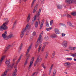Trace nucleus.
<instances>
[{
    "label": "nucleus",
    "instance_id": "nucleus-16",
    "mask_svg": "<svg viewBox=\"0 0 76 76\" xmlns=\"http://www.w3.org/2000/svg\"><path fill=\"white\" fill-rule=\"evenodd\" d=\"M67 23L68 25L69 26H72L73 27V26L72 25V23H71V22L70 21H69L67 22Z\"/></svg>",
    "mask_w": 76,
    "mask_h": 76
},
{
    "label": "nucleus",
    "instance_id": "nucleus-31",
    "mask_svg": "<svg viewBox=\"0 0 76 76\" xmlns=\"http://www.w3.org/2000/svg\"><path fill=\"white\" fill-rule=\"evenodd\" d=\"M45 40H46V41L48 40V37L47 36H46L45 37Z\"/></svg>",
    "mask_w": 76,
    "mask_h": 76
},
{
    "label": "nucleus",
    "instance_id": "nucleus-35",
    "mask_svg": "<svg viewBox=\"0 0 76 76\" xmlns=\"http://www.w3.org/2000/svg\"><path fill=\"white\" fill-rule=\"evenodd\" d=\"M49 53H48V52H46V56L45 57H48V54Z\"/></svg>",
    "mask_w": 76,
    "mask_h": 76
},
{
    "label": "nucleus",
    "instance_id": "nucleus-24",
    "mask_svg": "<svg viewBox=\"0 0 76 76\" xmlns=\"http://www.w3.org/2000/svg\"><path fill=\"white\" fill-rule=\"evenodd\" d=\"M56 69L54 70L53 76H56Z\"/></svg>",
    "mask_w": 76,
    "mask_h": 76
},
{
    "label": "nucleus",
    "instance_id": "nucleus-63",
    "mask_svg": "<svg viewBox=\"0 0 76 76\" xmlns=\"http://www.w3.org/2000/svg\"><path fill=\"white\" fill-rule=\"evenodd\" d=\"M13 46H14V45H12L11 46V47H13Z\"/></svg>",
    "mask_w": 76,
    "mask_h": 76
},
{
    "label": "nucleus",
    "instance_id": "nucleus-3",
    "mask_svg": "<svg viewBox=\"0 0 76 76\" xmlns=\"http://www.w3.org/2000/svg\"><path fill=\"white\" fill-rule=\"evenodd\" d=\"M29 27V25L27 24L26 25V26L25 28H23L22 31H21V33L20 37L21 38H23V37L24 35V33L27 30L28 28V27Z\"/></svg>",
    "mask_w": 76,
    "mask_h": 76
},
{
    "label": "nucleus",
    "instance_id": "nucleus-41",
    "mask_svg": "<svg viewBox=\"0 0 76 76\" xmlns=\"http://www.w3.org/2000/svg\"><path fill=\"white\" fill-rule=\"evenodd\" d=\"M27 63H28V62H26V61L25 62L24 64V67H25L26 66V64H27Z\"/></svg>",
    "mask_w": 76,
    "mask_h": 76
},
{
    "label": "nucleus",
    "instance_id": "nucleus-54",
    "mask_svg": "<svg viewBox=\"0 0 76 76\" xmlns=\"http://www.w3.org/2000/svg\"><path fill=\"white\" fill-rule=\"evenodd\" d=\"M16 22L17 20H15V21L14 23V25H15L16 23Z\"/></svg>",
    "mask_w": 76,
    "mask_h": 76
},
{
    "label": "nucleus",
    "instance_id": "nucleus-53",
    "mask_svg": "<svg viewBox=\"0 0 76 76\" xmlns=\"http://www.w3.org/2000/svg\"><path fill=\"white\" fill-rule=\"evenodd\" d=\"M7 56L6 55H3L2 57H6Z\"/></svg>",
    "mask_w": 76,
    "mask_h": 76
},
{
    "label": "nucleus",
    "instance_id": "nucleus-9",
    "mask_svg": "<svg viewBox=\"0 0 76 76\" xmlns=\"http://www.w3.org/2000/svg\"><path fill=\"white\" fill-rule=\"evenodd\" d=\"M73 0H66L65 1V3L67 4H72V3H73Z\"/></svg>",
    "mask_w": 76,
    "mask_h": 76
},
{
    "label": "nucleus",
    "instance_id": "nucleus-43",
    "mask_svg": "<svg viewBox=\"0 0 76 76\" xmlns=\"http://www.w3.org/2000/svg\"><path fill=\"white\" fill-rule=\"evenodd\" d=\"M35 2H32V4H31V7H33V6H34V3Z\"/></svg>",
    "mask_w": 76,
    "mask_h": 76
},
{
    "label": "nucleus",
    "instance_id": "nucleus-58",
    "mask_svg": "<svg viewBox=\"0 0 76 76\" xmlns=\"http://www.w3.org/2000/svg\"><path fill=\"white\" fill-rule=\"evenodd\" d=\"M4 34H5L6 35H7V31H5L4 32Z\"/></svg>",
    "mask_w": 76,
    "mask_h": 76
},
{
    "label": "nucleus",
    "instance_id": "nucleus-40",
    "mask_svg": "<svg viewBox=\"0 0 76 76\" xmlns=\"http://www.w3.org/2000/svg\"><path fill=\"white\" fill-rule=\"evenodd\" d=\"M54 23V21L53 20H52L50 22V25H51L52 24H53V23Z\"/></svg>",
    "mask_w": 76,
    "mask_h": 76
},
{
    "label": "nucleus",
    "instance_id": "nucleus-26",
    "mask_svg": "<svg viewBox=\"0 0 76 76\" xmlns=\"http://www.w3.org/2000/svg\"><path fill=\"white\" fill-rule=\"evenodd\" d=\"M38 5L37 4L36 6L34 9L35 10H37V9H38Z\"/></svg>",
    "mask_w": 76,
    "mask_h": 76
},
{
    "label": "nucleus",
    "instance_id": "nucleus-39",
    "mask_svg": "<svg viewBox=\"0 0 76 76\" xmlns=\"http://www.w3.org/2000/svg\"><path fill=\"white\" fill-rule=\"evenodd\" d=\"M22 46H23L22 44H21L20 47V50H22Z\"/></svg>",
    "mask_w": 76,
    "mask_h": 76
},
{
    "label": "nucleus",
    "instance_id": "nucleus-59",
    "mask_svg": "<svg viewBox=\"0 0 76 76\" xmlns=\"http://www.w3.org/2000/svg\"><path fill=\"white\" fill-rule=\"evenodd\" d=\"M23 57V55L21 54L20 56V57Z\"/></svg>",
    "mask_w": 76,
    "mask_h": 76
},
{
    "label": "nucleus",
    "instance_id": "nucleus-7",
    "mask_svg": "<svg viewBox=\"0 0 76 76\" xmlns=\"http://www.w3.org/2000/svg\"><path fill=\"white\" fill-rule=\"evenodd\" d=\"M62 45L64 47H66L67 46V42L64 41L62 42Z\"/></svg>",
    "mask_w": 76,
    "mask_h": 76
},
{
    "label": "nucleus",
    "instance_id": "nucleus-8",
    "mask_svg": "<svg viewBox=\"0 0 76 76\" xmlns=\"http://www.w3.org/2000/svg\"><path fill=\"white\" fill-rule=\"evenodd\" d=\"M40 35L39 36V38H38V40H37V42L38 43L39 42L40 43L41 42V37H42V33H41Z\"/></svg>",
    "mask_w": 76,
    "mask_h": 76
},
{
    "label": "nucleus",
    "instance_id": "nucleus-6",
    "mask_svg": "<svg viewBox=\"0 0 76 76\" xmlns=\"http://www.w3.org/2000/svg\"><path fill=\"white\" fill-rule=\"evenodd\" d=\"M42 60V58L40 57H38L37 58V60H36L35 62V64H34V66H36V65L37 64V63L38 62H41Z\"/></svg>",
    "mask_w": 76,
    "mask_h": 76
},
{
    "label": "nucleus",
    "instance_id": "nucleus-30",
    "mask_svg": "<svg viewBox=\"0 0 76 76\" xmlns=\"http://www.w3.org/2000/svg\"><path fill=\"white\" fill-rule=\"evenodd\" d=\"M36 20V19L35 18H34V19L33 20H32V21L31 22V24L32 25H33L34 23V22L35 21V20Z\"/></svg>",
    "mask_w": 76,
    "mask_h": 76
},
{
    "label": "nucleus",
    "instance_id": "nucleus-36",
    "mask_svg": "<svg viewBox=\"0 0 76 76\" xmlns=\"http://www.w3.org/2000/svg\"><path fill=\"white\" fill-rule=\"evenodd\" d=\"M38 44H39L38 43V42H37L35 46V48H37L38 47Z\"/></svg>",
    "mask_w": 76,
    "mask_h": 76
},
{
    "label": "nucleus",
    "instance_id": "nucleus-51",
    "mask_svg": "<svg viewBox=\"0 0 76 76\" xmlns=\"http://www.w3.org/2000/svg\"><path fill=\"white\" fill-rule=\"evenodd\" d=\"M44 23V20H42V22H41V24H43Z\"/></svg>",
    "mask_w": 76,
    "mask_h": 76
},
{
    "label": "nucleus",
    "instance_id": "nucleus-33",
    "mask_svg": "<svg viewBox=\"0 0 76 76\" xmlns=\"http://www.w3.org/2000/svg\"><path fill=\"white\" fill-rule=\"evenodd\" d=\"M71 56H72V57H76V53L72 54L71 55Z\"/></svg>",
    "mask_w": 76,
    "mask_h": 76
},
{
    "label": "nucleus",
    "instance_id": "nucleus-12",
    "mask_svg": "<svg viewBox=\"0 0 76 76\" xmlns=\"http://www.w3.org/2000/svg\"><path fill=\"white\" fill-rule=\"evenodd\" d=\"M2 36L4 38V40H7V35H6V34H3Z\"/></svg>",
    "mask_w": 76,
    "mask_h": 76
},
{
    "label": "nucleus",
    "instance_id": "nucleus-57",
    "mask_svg": "<svg viewBox=\"0 0 76 76\" xmlns=\"http://www.w3.org/2000/svg\"><path fill=\"white\" fill-rule=\"evenodd\" d=\"M15 60H16V59L15 58H14L13 59V61H15Z\"/></svg>",
    "mask_w": 76,
    "mask_h": 76
},
{
    "label": "nucleus",
    "instance_id": "nucleus-61",
    "mask_svg": "<svg viewBox=\"0 0 76 76\" xmlns=\"http://www.w3.org/2000/svg\"><path fill=\"white\" fill-rule=\"evenodd\" d=\"M74 3L75 4H76V1H74Z\"/></svg>",
    "mask_w": 76,
    "mask_h": 76
},
{
    "label": "nucleus",
    "instance_id": "nucleus-44",
    "mask_svg": "<svg viewBox=\"0 0 76 76\" xmlns=\"http://www.w3.org/2000/svg\"><path fill=\"white\" fill-rule=\"evenodd\" d=\"M42 26H43V24H41L40 25V29H42Z\"/></svg>",
    "mask_w": 76,
    "mask_h": 76
},
{
    "label": "nucleus",
    "instance_id": "nucleus-20",
    "mask_svg": "<svg viewBox=\"0 0 76 76\" xmlns=\"http://www.w3.org/2000/svg\"><path fill=\"white\" fill-rule=\"evenodd\" d=\"M70 64V63L68 62L65 63L64 64V65L65 66H69Z\"/></svg>",
    "mask_w": 76,
    "mask_h": 76
},
{
    "label": "nucleus",
    "instance_id": "nucleus-48",
    "mask_svg": "<svg viewBox=\"0 0 76 76\" xmlns=\"http://www.w3.org/2000/svg\"><path fill=\"white\" fill-rule=\"evenodd\" d=\"M62 36V37H64L65 35H66V34H65L64 33H62L61 34Z\"/></svg>",
    "mask_w": 76,
    "mask_h": 76
},
{
    "label": "nucleus",
    "instance_id": "nucleus-52",
    "mask_svg": "<svg viewBox=\"0 0 76 76\" xmlns=\"http://www.w3.org/2000/svg\"><path fill=\"white\" fill-rule=\"evenodd\" d=\"M51 71L49 70L48 73L49 75H50V74H51Z\"/></svg>",
    "mask_w": 76,
    "mask_h": 76
},
{
    "label": "nucleus",
    "instance_id": "nucleus-38",
    "mask_svg": "<svg viewBox=\"0 0 76 76\" xmlns=\"http://www.w3.org/2000/svg\"><path fill=\"white\" fill-rule=\"evenodd\" d=\"M59 25L60 26H64V25H65V24H63V23H60L59 24Z\"/></svg>",
    "mask_w": 76,
    "mask_h": 76
},
{
    "label": "nucleus",
    "instance_id": "nucleus-21",
    "mask_svg": "<svg viewBox=\"0 0 76 76\" xmlns=\"http://www.w3.org/2000/svg\"><path fill=\"white\" fill-rule=\"evenodd\" d=\"M35 28H37L38 26V22L36 21L35 23Z\"/></svg>",
    "mask_w": 76,
    "mask_h": 76
},
{
    "label": "nucleus",
    "instance_id": "nucleus-5",
    "mask_svg": "<svg viewBox=\"0 0 76 76\" xmlns=\"http://www.w3.org/2000/svg\"><path fill=\"white\" fill-rule=\"evenodd\" d=\"M34 58L33 57L31 60V62L30 63V65L28 67V69H30L31 68V67H32V64L33 63V62H34Z\"/></svg>",
    "mask_w": 76,
    "mask_h": 76
},
{
    "label": "nucleus",
    "instance_id": "nucleus-50",
    "mask_svg": "<svg viewBox=\"0 0 76 76\" xmlns=\"http://www.w3.org/2000/svg\"><path fill=\"white\" fill-rule=\"evenodd\" d=\"M7 50H8V49L7 48H6L5 49V52H6Z\"/></svg>",
    "mask_w": 76,
    "mask_h": 76
},
{
    "label": "nucleus",
    "instance_id": "nucleus-17",
    "mask_svg": "<svg viewBox=\"0 0 76 76\" xmlns=\"http://www.w3.org/2000/svg\"><path fill=\"white\" fill-rule=\"evenodd\" d=\"M4 60V58L2 57L0 59V66H1V63H2V62H3V61Z\"/></svg>",
    "mask_w": 76,
    "mask_h": 76
},
{
    "label": "nucleus",
    "instance_id": "nucleus-1",
    "mask_svg": "<svg viewBox=\"0 0 76 76\" xmlns=\"http://www.w3.org/2000/svg\"><path fill=\"white\" fill-rule=\"evenodd\" d=\"M10 59H7L5 62V63L8 67L10 68V69H9L6 70L5 72L4 73V74L2 75V76H6L7 73V72H9V71H10L11 69H13V66L14 65V64H12V66L10 65Z\"/></svg>",
    "mask_w": 76,
    "mask_h": 76
},
{
    "label": "nucleus",
    "instance_id": "nucleus-64",
    "mask_svg": "<svg viewBox=\"0 0 76 76\" xmlns=\"http://www.w3.org/2000/svg\"><path fill=\"white\" fill-rule=\"evenodd\" d=\"M28 57H30V56H29V54L28 55Z\"/></svg>",
    "mask_w": 76,
    "mask_h": 76
},
{
    "label": "nucleus",
    "instance_id": "nucleus-45",
    "mask_svg": "<svg viewBox=\"0 0 76 76\" xmlns=\"http://www.w3.org/2000/svg\"><path fill=\"white\" fill-rule=\"evenodd\" d=\"M10 45H8V46L6 48H7V49H9V48H10Z\"/></svg>",
    "mask_w": 76,
    "mask_h": 76
},
{
    "label": "nucleus",
    "instance_id": "nucleus-62",
    "mask_svg": "<svg viewBox=\"0 0 76 76\" xmlns=\"http://www.w3.org/2000/svg\"><path fill=\"white\" fill-rule=\"evenodd\" d=\"M35 1H36V0H33V2H35Z\"/></svg>",
    "mask_w": 76,
    "mask_h": 76
},
{
    "label": "nucleus",
    "instance_id": "nucleus-15",
    "mask_svg": "<svg viewBox=\"0 0 76 76\" xmlns=\"http://www.w3.org/2000/svg\"><path fill=\"white\" fill-rule=\"evenodd\" d=\"M50 37H51V38H56V37H57V35L54 34H53L51 35Z\"/></svg>",
    "mask_w": 76,
    "mask_h": 76
},
{
    "label": "nucleus",
    "instance_id": "nucleus-34",
    "mask_svg": "<svg viewBox=\"0 0 76 76\" xmlns=\"http://www.w3.org/2000/svg\"><path fill=\"white\" fill-rule=\"evenodd\" d=\"M67 18H72V17L69 14H67Z\"/></svg>",
    "mask_w": 76,
    "mask_h": 76
},
{
    "label": "nucleus",
    "instance_id": "nucleus-18",
    "mask_svg": "<svg viewBox=\"0 0 76 76\" xmlns=\"http://www.w3.org/2000/svg\"><path fill=\"white\" fill-rule=\"evenodd\" d=\"M55 32L56 34H59V33H60L58 29L56 28L55 29Z\"/></svg>",
    "mask_w": 76,
    "mask_h": 76
},
{
    "label": "nucleus",
    "instance_id": "nucleus-10",
    "mask_svg": "<svg viewBox=\"0 0 76 76\" xmlns=\"http://www.w3.org/2000/svg\"><path fill=\"white\" fill-rule=\"evenodd\" d=\"M15 69L14 70V71L13 72L12 76H16L17 75L16 74V73H17V69L16 68V67H15Z\"/></svg>",
    "mask_w": 76,
    "mask_h": 76
},
{
    "label": "nucleus",
    "instance_id": "nucleus-37",
    "mask_svg": "<svg viewBox=\"0 0 76 76\" xmlns=\"http://www.w3.org/2000/svg\"><path fill=\"white\" fill-rule=\"evenodd\" d=\"M42 67H43L44 69H45V68H46V67L44 65V64H43L42 65Z\"/></svg>",
    "mask_w": 76,
    "mask_h": 76
},
{
    "label": "nucleus",
    "instance_id": "nucleus-2",
    "mask_svg": "<svg viewBox=\"0 0 76 76\" xmlns=\"http://www.w3.org/2000/svg\"><path fill=\"white\" fill-rule=\"evenodd\" d=\"M6 22L3 24L2 26H0V30L2 31L3 30H6L7 29V27L6 25H7V23H9V21L8 20L7 18L5 19Z\"/></svg>",
    "mask_w": 76,
    "mask_h": 76
},
{
    "label": "nucleus",
    "instance_id": "nucleus-19",
    "mask_svg": "<svg viewBox=\"0 0 76 76\" xmlns=\"http://www.w3.org/2000/svg\"><path fill=\"white\" fill-rule=\"evenodd\" d=\"M57 7L58 9H62V6H61V5H57Z\"/></svg>",
    "mask_w": 76,
    "mask_h": 76
},
{
    "label": "nucleus",
    "instance_id": "nucleus-28",
    "mask_svg": "<svg viewBox=\"0 0 76 76\" xmlns=\"http://www.w3.org/2000/svg\"><path fill=\"white\" fill-rule=\"evenodd\" d=\"M55 54H56V52L55 51H54L52 55V57H55Z\"/></svg>",
    "mask_w": 76,
    "mask_h": 76
},
{
    "label": "nucleus",
    "instance_id": "nucleus-60",
    "mask_svg": "<svg viewBox=\"0 0 76 76\" xmlns=\"http://www.w3.org/2000/svg\"><path fill=\"white\" fill-rule=\"evenodd\" d=\"M74 60L75 61H76V59L75 58H74Z\"/></svg>",
    "mask_w": 76,
    "mask_h": 76
},
{
    "label": "nucleus",
    "instance_id": "nucleus-47",
    "mask_svg": "<svg viewBox=\"0 0 76 76\" xmlns=\"http://www.w3.org/2000/svg\"><path fill=\"white\" fill-rule=\"evenodd\" d=\"M53 65H52L51 66V67L50 68V69L49 70L51 71V70H52V68H53Z\"/></svg>",
    "mask_w": 76,
    "mask_h": 76
},
{
    "label": "nucleus",
    "instance_id": "nucleus-56",
    "mask_svg": "<svg viewBox=\"0 0 76 76\" xmlns=\"http://www.w3.org/2000/svg\"><path fill=\"white\" fill-rule=\"evenodd\" d=\"M36 11H37L36 10H35L34 9L33 12V13H34L35 12H36Z\"/></svg>",
    "mask_w": 76,
    "mask_h": 76
},
{
    "label": "nucleus",
    "instance_id": "nucleus-13",
    "mask_svg": "<svg viewBox=\"0 0 76 76\" xmlns=\"http://www.w3.org/2000/svg\"><path fill=\"white\" fill-rule=\"evenodd\" d=\"M13 37V34L12 33H10V35L7 37V39L9 38H11L12 37Z\"/></svg>",
    "mask_w": 76,
    "mask_h": 76
},
{
    "label": "nucleus",
    "instance_id": "nucleus-23",
    "mask_svg": "<svg viewBox=\"0 0 76 76\" xmlns=\"http://www.w3.org/2000/svg\"><path fill=\"white\" fill-rule=\"evenodd\" d=\"M22 58L21 57H20L18 59V61L16 62V64H18L19 63V61H20V60H21V59Z\"/></svg>",
    "mask_w": 76,
    "mask_h": 76
},
{
    "label": "nucleus",
    "instance_id": "nucleus-27",
    "mask_svg": "<svg viewBox=\"0 0 76 76\" xmlns=\"http://www.w3.org/2000/svg\"><path fill=\"white\" fill-rule=\"evenodd\" d=\"M72 15L74 16H76V12H73L71 13Z\"/></svg>",
    "mask_w": 76,
    "mask_h": 76
},
{
    "label": "nucleus",
    "instance_id": "nucleus-49",
    "mask_svg": "<svg viewBox=\"0 0 76 76\" xmlns=\"http://www.w3.org/2000/svg\"><path fill=\"white\" fill-rule=\"evenodd\" d=\"M46 26L48 27H49V24H48V22H47Z\"/></svg>",
    "mask_w": 76,
    "mask_h": 76
},
{
    "label": "nucleus",
    "instance_id": "nucleus-46",
    "mask_svg": "<svg viewBox=\"0 0 76 76\" xmlns=\"http://www.w3.org/2000/svg\"><path fill=\"white\" fill-rule=\"evenodd\" d=\"M33 35V36H35V35H36V32L34 31L32 34Z\"/></svg>",
    "mask_w": 76,
    "mask_h": 76
},
{
    "label": "nucleus",
    "instance_id": "nucleus-14",
    "mask_svg": "<svg viewBox=\"0 0 76 76\" xmlns=\"http://www.w3.org/2000/svg\"><path fill=\"white\" fill-rule=\"evenodd\" d=\"M30 19H31V14H29L28 15V17H27V22H29V20H30Z\"/></svg>",
    "mask_w": 76,
    "mask_h": 76
},
{
    "label": "nucleus",
    "instance_id": "nucleus-22",
    "mask_svg": "<svg viewBox=\"0 0 76 76\" xmlns=\"http://www.w3.org/2000/svg\"><path fill=\"white\" fill-rule=\"evenodd\" d=\"M53 29V28L50 27L49 28H46V30L47 31H50L51 29Z\"/></svg>",
    "mask_w": 76,
    "mask_h": 76
},
{
    "label": "nucleus",
    "instance_id": "nucleus-55",
    "mask_svg": "<svg viewBox=\"0 0 76 76\" xmlns=\"http://www.w3.org/2000/svg\"><path fill=\"white\" fill-rule=\"evenodd\" d=\"M28 59H29L28 58H26V61L28 62Z\"/></svg>",
    "mask_w": 76,
    "mask_h": 76
},
{
    "label": "nucleus",
    "instance_id": "nucleus-4",
    "mask_svg": "<svg viewBox=\"0 0 76 76\" xmlns=\"http://www.w3.org/2000/svg\"><path fill=\"white\" fill-rule=\"evenodd\" d=\"M42 9L40 8L39 10V11L38 12V13L37 14H36V15L34 17V18H35L36 19V18H39V16L40 15V14H41V10Z\"/></svg>",
    "mask_w": 76,
    "mask_h": 76
},
{
    "label": "nucleus",
    "instance_id": "nucleus-11",
    "mask_svg": "<svg viewBox=\"0 0 76 76\" xmlns=\"http://www.w3.org/2000/svg\"><path fill=\"white\" fill-rule=\"evenodd\" d=\"M32 47V45H31L28 48V49L27 51V52L26 54V56H27L28 54V53H29V50L31 49V47Z\"/></svg>",
    "mask_w": 76,
    "mask_h": 76
},
{
    "label": "nucleus",
    "instance_id": "nucleus-29",
    "mask_svg": "<svg viewBox=\"0 0 76 76\" xmlns=\"http://www.w3.org/2000/svg\"><path fill=\"white\" fill-rule=\"evenodd\" d=\"M41 47H42V45H39V48L38 49V51L39 52H40V51H41Z\"/></svg>",
    "mask_w": 76,
    "mask_h": 76
},
{
    "label": "nucleus",
    "instance_id": "nucleus-25",
    "mask_svg": "<svg viewBox=\"0 0 76 76\" xmlns=\"http://www.w3.org/2000/svg\"><path fill=\"white\" fill-rule=\"evenodd\" d=\"M45 45L43 46V47H42V51H44V49L45 48Z\"/></svg>",
    "mask_w": 76,
    "mask_h": 76
},
{
    "label": "nucleus",
    "instance_id": "nucleus-32",
    "mask_svg": "<svg viewBox=\"0 0 76 76\" xmlns=\"http://www.w3.org/2000/svg\"><path fill=\"white\" fill-rule=\"evenodd\" d=\"M70 50H75V49H76V47H72V48H70Z\"/></svg>",
    "mask_w": 76,
    "mask_h": 76
},
{
    "label": "nucleus",
    "instance_id": "nucleus-42",
    "mask_svg": "<svg viewBox=\"0 0 76 76\" xmlns=\"http://www.w3.org/2000/svg\"><path fill=\"white\" fill-rule=\"evenodd\" d=\"M66 59L68 60H72V58H66Z\"/></svg>",
    "mask_w": 76,
    "mask_h": 76
}]
</instances>
